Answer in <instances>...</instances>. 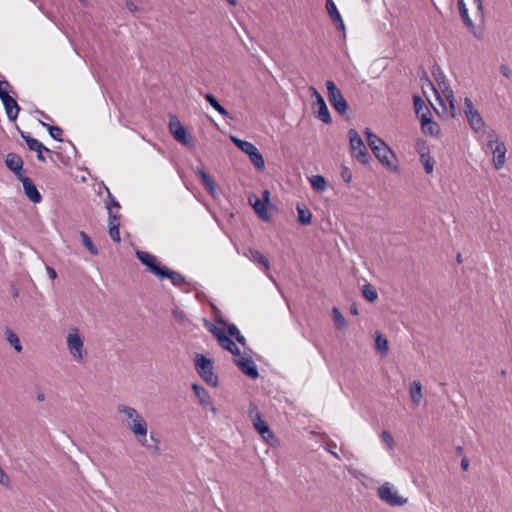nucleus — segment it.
<instances>
[{"label": "nucleus", "instance_id": "f257e3e1", "mask_svg": "<svg viewBox=\"0 0 512 512\" xmlns=\"http://www.w3.org/2000/svg\"><path fill=\"white\" fill-rule=\"evenodd\" d=\"M116 409L123 416V422L131 430L138 442L143 447L151 448L147 443L148 424L142 415L135 408L125 404H118Z\"/></svg>", "mask_w": 512, "mask_h": 512}, {"label": "nucleus", "instance_id": "f03ea898", "mask_svg": "<svg viewBox=\"0 0 512 512\" xmlns=\"http://www.w3.org/2000/svg\"><path fill=\"white\" fill-rule=\"evenodd\" d=\"M483 150L485 153H491L492 163L495 170H500L505 166L507 147L505 142L491 130L486 134L483 142Z\"/></svg>", "mask_w": 512, "mask_h": 512}, {"label": "nucleus", "instance_id": "7ed1b4c3", "mask_svg": "<svg viewBox=\"0 0 512 512\" xmlns=\"http://www.w3.org/2000/svg\"><path fill=\"white\" fill-rule=\"evenodd\" d=\"M368 144L375 157L389 170L397 172L399 166L392 162L395 158L389 146L371 130H366Z\"/></svg>", "mask_w": 512, "mask_h": 512}, {"label": "nucleus", "instance_id": "20e7f679", "mask_svg": "<svg viewBox=\"0 0 512 512\" xmlns=\"http://www.w3.org/2000/svg\"><path fill=\"white\" fill-rule=\"evenodd\" d=\"M66 343L72 358L82 363L87 356V350L84 347V339L76 328L70 329L66 336Z\"/></svg>", "mask_w": 512, "mask_h": 512}, {"label": "nucleus", "instance_id": "39448f33", "mask_svg": "<svg viewBox=\"0 0 512 512\" xmlns=\"http://www.w3.org/2000/svg\"><path fill=\"white\" fill-rule=\"evenodd\" d=\"M195 368L203 381L212 387H217L218 376L214 373V366L211 359L202 354L195 357Z\"/></svg>", "mask_w": 512, "mask_h": 512}, {"label": "nucleus", "instance_id": "423d86ee", "mask_svg": "<svg viewBox=\"0 0 512 512\" xmlns=\"http://www.w3.org/2000/svg\"><path fill=\"white\" fill-rule=\"evenodd\" d=\"M349 142L352 157L361 164H368L370 161L368 149L356 130H350Z\"/></svg>", "mask_w": 512, "mask_h": 512}, {"label": "nucleus", "instance_id": "0eeeda50", "mask_svg": "<svg viewBox=\"0 0 512 512\" xmlns=\"http://www.w3.org/2000/svg\"><path fill=\"white\" fill-rule=\"evenodd\" d=\"M377 494L383 502L392 507L403 506L407 503V498L400 496L397 489L389 482L382 484L378 488Z\"/></svg>", "mask_w": 512, "mask_h": 512}, {"label": "nucleus", "instance_id": "6e6552de", "mask_svg": "<svg viewBox=\"0 0 512 512\" xmlns=\"http://www.w3.org/2000/svg\"><path fill=\"white\" fill-rule=\"evenodd\" d=\"M209 331L217 339L218 344L220 345L221 348L229 351L234 356V358H236L237 356H240V354H241L240 349L238 348L236 343L232 340V337H229L226 334L225 330L212 325L209 328Z\"/></svg>", "mask_w": 512, "mask_h": 512}, {"label": "nucleus", "instance_id": "1a4fd4ad", "mask_svg": "<svg viewBox=\"0 0 512 512\" xmlns=\"http://www.w3.org/2000/svg\"><path fill=\"white\" fill-rule=\"evenodd\" d=\"M209 331L217 339L218 344L220 345L221 348L229 351L234 356V358H236L237 356H240V354H241L240 349L238 348L236 343L232 340V337H229L226 334L225 330L212 325L209 328Z\"/></svg>", "mask_w": 512, "mask_h": 512}, {"label": "nucleus", "instance_id": "9d476101", "mask_svg": "<svg viewBox=\"0 0 512 512\" xmlns=\"http://www.w3.org/2000/svg\"><path fill=\"white\" fill-rule=\"evenodd\" d=\"M209 331L217 339L218 344L220 345L221 348L229 351L234 356V358H236L237 356H240V354H241L240 349L238 348L236 343L232 340V337H229L226 334L225 330L212 325L209 328Z\"/></svg>", "mask_w": 512, "mask_h": 512}, {"label": "nucleus", "instance_id": "9b49d317", "mask_svg": "<svg viewBox=\"0 0 512 512\" xmlns=\"http://www.w3.org/2000/svg\"><path fill=\"white\" fill-rule=\"evenodd\" d=\"M326 88L332 107L340 114H344L348 109V104L340 90L336 87L334 82L330 80L326 82Z\"/></svg>", "mask_w": 512, "mask_h": 512}, {"label": "nucleus", "instance_id": "f8f14e48", "mask_svg": "<svg viewBox=\"0 0 512 512\" xmlns=\"http://www.w3.org/2000/svg\"><path fill=\"white\" fill-rule=\"evenodd\" d=\"M311 90L312 95L315 97V101L312 106L314 114L324 124H330L332 122V118L324 98L315 88L311 87Z\"/></svg>", "mask_w": 512, "mask_h": 512}, {"label": "nucleus", "instance_id": "ddd939ff", "mask_svg": "<svg viewBox=\"0 0 512 512\" xmlns=\"http://www.w3.org/2000/svg\"><path fill=\"white\" fill-rule=\"evenodd\" d=\"M463 111L471 128H482L484 126L482 116L474 107L472 100L468 97L464 99Z\"/></svg>", "mask_w": 512, "mask_h": 512}, {"label": "nucleus", "instance_id": "4468645a", "mask_svg": "<svg viewBox=\"0 0 512 512\" xmlns=\"http://www.w3.org/2000/svg\"><path fill=\"white\" fill-rule=\"evenodd\" d=\"M415 150L419 154L420 162L423 164L425 172L431 174L434 170L435 160L430 156L429 148L422 140H417Z\"/></svg>", "mask_w": 512, "mask_h": 512}, {"label": "nucleus", "instance_id": "2eb2a0df", "mask_svg": "<svg viewBox=\"0 0 512 512\" xmlns=\"http://www.w3.org/2000/svg\"><path fill=\"white\" fill-rule=\"evenodd\" d=\"M234 363L237 365L239 370L248 377L252 379H257L259 377L257 366L251 357H244L240 354V356L234 358Z\"/></svg>", "mask_w": 512, "mask_h": 512}, {"label": "nucleus", "instance_id": "dca6fc26", "mask_svg": "<svg viewBox=\"0 0 512 512\" xmlns=\"http://www.w3.org/2000/svg\"><path fill=\"white\" fill-rule=\"evenodd\" d=\"M5 164L18 180L24 177L23 160L18 154L12 152L8 153L5 157Z\"/></svg>", "mask_w": 512, "mask_h": 512}, {"label": "nucleus", "instance_id": "f3484780", "mask_svg": "<svg viewBox=\"0 0 512 512\" xmlns=\"http://www.w3.org/2000/svg\"><path fill=\"white\" fill-rule=\"evenodd\" d=\"M414 110L417 118H420L421 126L424 128L431 123L430 112L424 100L419 96H414Z\"/></svg>", "mask_w": 512, "mask_h": 512}, {"label": "nucleus", "instance_id": "a211bd4d", "mask_svg": "<svg viewBox=\"0 0 512 512\" xmlns=\"http://www.w3.org/2000/svg\"><path fill=\"white\" fill-rule=\"evenodd\" d=\"M192 389H193L196 397L198 398L200 404L205 409H209L214 415H216L217 409L213 405L212 399H211L209 393L207 392V390L198 384H193Z\"/></svg>", "mask_w": 512, "mask_h": 512}, {"label": "nucleus", "instance_id": "6ab92c4d", "mask_svg": "<svg viewBox=\"0 0 512 512\" xmlns=\"http://www.w3.org/2000/svg\"><path fill=\"white\" fill-rule=\"evenodd\" d=\"M23 185L24 193L27 196V198L37 204L40 203L42 200V196L40 192L38 191L37 187L33 183V181L29 177H22L19 179Z\"/></svg>", "mask_w": 512, "mask_h": 512}, {"label": "nucleus", "instance_id": "aec40b11", "mask_svg": "<svg viewBox=\"0 0 512 512\" xmlns=\"http://www.w3.org/2000/svg\"><path fill=\"white\" fill-rule=\"evenodd\" d=\"M136 256L141 261L142 264L148 267L149 271L152 274L158 276L157 270H162L163 266H160L157 263L156 257L154 255L145 251H137Z\"/></svg>", "mask_w": 512, "mask_h": 512}, {"label": "nucleus", "instance_id": "412c9836", "mask_svg": "<svg viewBox=\"0 0 512 512\" xmlns=\"http://www.w3.org/2000/svg\"><path fill=\"white\" fill-rule=\"evenodd\" d=\"M157 271H158L157 277L170 279L171 283L176 287H180L186 281L185 277L182 274H180L179 272L170 270L166 266H163L162 270H157Z\"/></svg>", "mask_w": 512, "mask_h": 512}, {"label": "nucleus", "instance_id": "4be33fe9", "mask_svg": "<svg viewBox=\"0 0 512 512\" xmlns=\"http://www.w3.org/2000/svg\"><path fill=\"white\" fill-rule=\"evenodd\" d=\"M253 425L257 432L265 439L269 441L274 438L272 431L270 430L267 423L261 418V415L257 412L255 417L253 418Z\"/></svg>", "mask_w": 512, "mask_h": 512}, {"label": "nucleus", "instance_id": "5701e85b", "mask_svg": "<svg viewBox=\"0 0 512 512\" xmlns=\"http://www.w3.org/2000/svg\"><path fill=\"white\" fill-rule=\"evenodd\" d=\"M326 8L329 16L333 20V22L336 24L338 30L345 33V24L344 21L335 5V3L332 0H327Z\"/></svg>", "mask_w": 512, "mask_h": 512}, {"label": "nucleus", "instance_id": "b1692460", "mask_svg": "<svg viewBox=\"0 0 512 512\" xmlns=\"http://www.w3.org/2000/svg\"><path fill=\"white\" fill-rule=\"evenodd\" d=\"M2 103L4 105L7 117L11 121H15L18 113H19V106L16 102V100L10 96L9 94L5 96V98L2 100Z\"/></svg>", "mask_w": 512, "mask_h": 512}, {"label": "nucleus", "instance_id": "393cba45", "mask_svg": "<svg viewBox=\"0 0 512 512\" xmlns=\"http://www.w3.org/2000/svg\"><path fill=\"white\" fill-rule=\"evenodd\" d=\"M170 132L173 134L175 140L182 143L187 148L192 149L195 147L194 139L189 130H170Z\"/></svg>", "mask_w": 512, "mask_h": 512}, {"label": "nucleus", "instance_id": "a878e982", "mask_svg": "<svg viewBox=\"0 0 512 512\" xmlns=\"http://www.w3.org/2000/svg\"><path fill=\"white\" fill-rule=\"evenodd\" d=\"M245 255H246V257L249 258L250 261H252V262H254L256 264L264 266L266 272H268V270L270 268L269 260L259 250L250 248Z\"/></svg>", "mask_w": 512, "mask_h": 512}, {"label": "nucleus", "instance_id": "bb28decb", "mask_svg": "<svg viewBox=\"0 0 512 512\" xmlns=\"http://www.w3.org/2000/svg\"><path fill=\"white\" fill-rule=\"evenodd\" d=\"M197 175L200 177L203 185L205 186L208 193L212 196H214L216 192V185L213 179L210 177V175L204 170L203 167H198L196 169Z\"/></svg>", "mask_w": 512, "mask_h": 512}, {"label": "nucleus", "instance_id": "cd10ccee", "mask_svg": "<svg viewBox=\"0 0 512 512\" xmlns=\"http://www.w3.org/2000/svg\"><path fill=\"white\" fill-rule=\"evenodd\" d=\"M410 397L415 405H419L423 399L422 385L417 380H414L410 385Z\"/></svg>", "mask_w": 512, "mask_h": 512}, {"label": "nucleus", "instance_id": "c85d7f7f", "mask_svg": "<svg viewBox=\"0 0 512 512\" xmlns=\"http://www.w3.org/2000/svg\"><path fill=\"white\" fill-rule=\"evenodd\" d=\"M249 202L252 204L255 212L258 214V216L264 220H269V213L266 209V206L263 202H261L256 196H254V201H252V197H249Z\"/></svg>", "mask_w": 512, "mask_h": 512}, {"label": "nucleus", "instance_id": "c756f323", "mask_svg": "<svg viewBox=\"0 0 512 512\" xmlns=\"http://www.w3.org/2000/svg\"><path fill=\"white\" fill-rule=\"evenodd\" d=\"M309 182L312 188L319 193L324 192L328 187L326 179L321 175H313L309 178Z\"/></svg>", "mask_w": 512, "mask_h": 512}, {"label": "nucleus", "instance_id": "7c9ffc66", "mask_svg": "<svg viewBox=\"0 0 512 512\" xmlns=\"http://www.w3.org/2000/svg\"><path fill=\"white\" fill-rule=\"evenodd\" d=\"M375 349L381 356H387L389 352L388 340L377 333L375 339Z\"/></svg>", "mask_w": 512, "mask_h": 512}, {"label": "nucleus", "instance_id": "2f4dec72", "mask_svg": "<svg viewBox=\"0 0 512 512\" xmlns=\"http://www.w3.org/2000/svg\"><path fill=\"white\" fill-rule=\"evenodd\" d=\"M5 336H6V340L9 342V344L11 346H13V348L15 349L16 352H21L22 351V345L20 343V340H19V337L18 335L13 332L11 329H6L5 330Z\"/></svg>", "mask_w": 512, "mask_h": 512}, {"label": "nucleus", "instance_id": "473e14b6", "mask_svg": "<svg viewBox=\"0 0 512 512\" xmlns=\"http://www.w3.org/2000/svg\"><path fill=\"white\" fill-rule=\"evenodd\" d=\"M19 131L21 133V137L25 140L28 148L31 151H36V150H39L40 148H43L44 145L40 141L31 137L29 134L24 133L23 130H19Z\"/></svg>", "mask_w": 512, "mask_h": 512}, {"label": "nucleus", "instance_id": "72a5a7b5", "mask_svg": "<svg viewBox=\"0 0 512 512\" xmlns=\"http://www.w3.org/2000/svg\"><path fill=\"white\" fill-rule=\"evenodd\" d=\"M298 221L303 225H308L312 220V213L309 209L297 205Z\"/></svg>", "mask_w": 512, "mask_h": 512}, {"label": "nucleus", "instance_id": "f704fd0d", "mask_svg": "<svg viewBox=\"0 0 512 512\" xmlns=\"http://www.w3.org/2000/svg\"><path fill=\"white\" fill-rule=\"evenodd\" d=\"M79 236L82 240V244L85 246V248L92 254V255H97L98 254V249L97 247L94 245V243L92 242L91 238L89 237V235L87 233H85L84 231H80L79 233Z\"/></svg>", "mask_w": 512, "mask_h": 512}, {"label": "nucleus", "instance_id": "c9c22d12", "mask_svg": "<svg viewBox=\"0 0 512 512\" xmlns=\"http://www.w3.org/2000/svg\"><path fill=\"white\" fill-rule=\"evenodd\" d=\"M332 317H333L335 326L338 329L343 330L344 328H346V326H347L346 319L344 318V316L341 314L340 310L337 307L332 308Z\"/></svg>", "mask_w": 512, "mask_h": 512}, {"label": "nucleus", "instance_id": "e433bc0d", "mask_svg": "<svg viewBox=\"0 0 512 512\" xmlns=\"http://www.w3.org/2000/svg\"><path fill=\"white\" fill-rule=\"evenodd\" d=\"M362 294L369 302H374L378 299V293L371 284L363 285Z\"/></svg>", "mask_w": 512, "mask_h": 512}, {"label": "nucleus", "instance_id": "4c0bfd02", "mask_svg": "<svg viewBox=\"0 0 512 512\" xmlns=\"http://www.w3.org/2000/svg\"><path fill=\"white\" fill-rule=\"evenodd\" d=\"M458 5L459 12L464 23L468 26V28H474V23L468 15V9L466 8L464 0H458Z\"/></svg>", "mask_w": 512, "mask_h": 512}, {"label": "nucleus", "instance_id": "58836bf2", "mask_svg": "<svg viewBox=\"0 0 512 512\" xmlns=\"http://www.w3.org/2000/svg\"><path fill=\"white\" fill-rule=\"evenodd\" d=\"M215 319H216L217 323L225 325V327H226L225 332L229 337H235L240 333L239 329L237 328V326L235 324L225 323L224 320L221 319L218 315L215 316Z\"/></svg>", "mask_w": 512, "mask_h": 512}, {"label": "nucleus", "instance_id": "ea45409f", "mask_svg": "<svg viewBox=\"0 0 512 512\" xmlns=\"http://www.w3.org/2000/svg\"><path fill=\"white\" fill-rule=\"evenodd\" d=\"M205 98L207 102L220 114L225 116L228 115L226 109L218 102V100L212 94H207Z\"/></svg>", "mask_w": 512, "mask_h": 512}, {"label": "nucleus", "instance_id": "a19ab883", "mask_svg": "<svg viewBox=\"0 0 512 512\" xmlns=\"http://www.w3.org/2000/svg\"><path fill=\"white\" fill-rule=\"evenodd\" d=\"M250 161L255 166V168L259 171H263L265 168V161L261 153L258 151L250 157Z\"/></svg>", "mask_w": 512, "mask_h": 512}, {"label": "nucleus", "instance_id": "79ce46f5", "mask_svg": "<svg viewBox=\"0 0 512 512\" xmlns=\"http://www.w3.org/2000/svg\"><path fill=\"white\" fill-rule=\"evenodd\" d=\"M231 140L237 145V147L243 151L244 153L248 152L249 149H251V146L253 143L245 140H241L237 137L232 136Z\"/></svg>", "mask_w": 512, "mask_h": 512}, {"label": "nucleus", "instance_id": "37998d69", "mask_svg": "<svg viewBox=\"0 0 512 512\" xmlns=\"http://www.w3.org/2000/svg\"><path fill=\"white\" fill-rule=\"evenodd\" d=\"M108 209V225L111 226L115 224L116 226H120V215L117 213H114L113 210H111L110 206H107Z\"/></svg>", "mask_w": 512, "mask_h": 512}, {"label": "nucleus", "instance_id": "c03bdc74", "mask_svg": "<svg viewBox=\"0 0 512 512\" xmlns=\"http://www.w3.org/2000/svg\"><path fill=\"white\" fill-rule=\"evenodd\" d=\"M37 113L40 114L43 118V119L38 120L43 128H59L58 126L52 124L53 121L48 115L44 114L43 112H37Z\"/></svg>", "mask_w": 512, "mask_h": 512}, {"label": "nucleus", "instance_id": "a18cd8bd", "mask_svg": "<svg viewBox=\"0 0 512 512\" xmlns=\"http://www.w3.org/2000/svg\"><path fill=\"white\" fill-rule=\"evenodd\" d=\"M109 235L114 242L119 243L121 241L119 226L115 224L109 226Z\"/></svg>", "mask_w": 512, "mask_h": 512}, {"label": "nucleus", "instance_id": "49530a36", "mask_svg": "<svg viewBox=\"0 0 512 512\" xmlns=\"http://www.w3.org/2000/svg\"><path fill=\"white\" fill-rule=\"evenodd\" d=\"M381 439L387 445L388 449L391 450L394 448V439L389 432L383 431L381 433Z\"/></svg>", "mask_w": 512, "mask_h": 512}, {"label": "nucleus", "instance_id": "de8ad7c7", "mask_svg": "<svg viewBox=\"0 0 512 512\" xmlns=\"http://www.w3.org/2000/svg\"><path fill=\"white\" fill-rule=\"evenodd\" d=\"M11 88L8 81H0V99L1 101L9 94V89Z\"/></svg>", "mask_w": 512, "mask_h": 512}, {"label": "nucleus", "instance_id": "09e8293b", "mask_svg": "<svg viewBox=\"0 0 512 512\" xmlns=\"http://www.w3.org/2000/svg\"><path fill=\"white\" fill-rule=\"evenodd\" d=\"M341 177L342 179L344 180L345 183H350L352 181V172L351 170L346 167V166H342L341 168Z\"/></svg>", "mask_w": 512, "mask_h": 512}, {"label": "nucleus", "instance_id": "8fccbe9b", "mask_svg": "<svg viewBox=\"0 0 512 512\" xmlns=\"http://www.w3.org/2000/svg\"><path fill=\"white\" fill-rule=\"evenodd\" d=\"M106 190H107V193H108V198H109V204H107V206H110L111 207V210L113 208H116V209H120V204L119 202L112 196L111 192L109 191V189L106 187Z\"/></svg>", "mask_w": 512, "mask_h": 512}, {"label": "nucleus", "instance_id": "3c124183", "mask_svg": "<svg viewBox=\"0 0 512 512\" xmlns=\"http://www.w3.org/2000/svg\"><path fill=\"white\" fill-rule=\"evenodd\" d=\"M499 69H500L501 74H502L505 78H507V79H510V78H511L512 71H511V69H510V67H509L508 65H506V64H502V65H500V68H499Z\"/></svg>", "mask_w": 512, "mask_h": 512}, {"label": "nucleus", "instance_id": "603ef678", "mask_svg": "<svg viewBox=\"0 0 512 512\" xmlns=\"http://www.w3.org/2000/svg\"><path fill=\"white\" fill-rule=\"evenodd\" d=\"M49 131V134L50 136L57 140V141H62L63 140V132L64 130H48Z\"/></svg>", "mask_w": 512, "mask_h": 512}, {"label": "nucleus", "instance_id": "864d4df0", "mask_svg": "<svg viewBox=\"0 0 512 512\" xmlns=\"http://www.w3.org/2000/svg\"><path fill=\"white\" fill-rule=\"evenodd\" d=\"M168 128H184L176 116H170Z\"/></svg>", "mask_w": 512, "mask_h": 512}, {"label": "nucleus", "instance_id": "5fc2aeb1", "mask_svg": "<svg viewBox=\"0 0 512 512\" xmlns=\"http://www.w3.org/2000/svg\"><path fill=\"white\" fill-rule=\"evenodd\" d=\"M425 85L436 95H438V92L435 88V86L433 85V83L429 80V79H425V83L422 85V88L424 90V93H426V90H425Z\"/></svg>", "mask_w": 512, "mask_h": 512}, {"label": "nucleus", "instance_id": "6e6d98bb", "mask_svg": "<svg viewBox=\"0 0 512 512\" xmlns=\"http://www.w3.org/2000/svg\"><path fill=\"white\" fill-rule=\"evenodd\" d=\"M433 74L438 81L445 79L444 73L438 66L433 68Z\"/></svg>", "mask_w": 512, "mask_h": 512}, {"label": "nucleus", "instance_id": "4d7b16f0", "mask_svg": "<svg viewBox=\"0 0 512 512\" xmlns=\"http://www.w3.org/2000/svg\"><path fill=\"white\" fill-rule=\"evenodd\" d=\"M472 34L478 39L481 40L483 38V30L477 29L475 26L474 28H469Z\"/></svg>", "mask_w": 512, "mask_h": 512}, {"label": "nucleus", "instance_id": "13d9d810", "mask_svg": "<svg viewBox=\"0 0 512 512\" xmlns=\"http://www.w3.org/2000/svg\"><path fill=\"white\" fill-rule=\"evenodd\" d=\"M43 151H48V149L43 146V148H40L39 150H36L35 152L37 153V159L40 161V162H45L46 159L43 155Z\"/></svg>", "mask_w": 512, "mask_h": 512}, {"label": "nucleus", "instance_id": "bf43d9fd", "mask_svg": "<svg viewBox=\"0 0 512 512\" xmlns=\"http://www.w3.org/2000/svg\"><path fill=\"white\" fill-rule=\"evenodd\" d=\"M172 314L180 322H183L185 320V316L182 311L175 309L172 311Z\"/></svg>", "mask_w": 512, "mask_h": 512}, {"label": "nucleus", "instance_id": "052dcab7", "mask_svg": "<svg viewBox=\"0 0 512 512\" xmlns=\"http://www.w3.org/2000/svg\"><path fill=\"white\" fill-rule=\"evenodd\" d=\"M9 483V479L3 469L0 467V484L7 485Z\"/></svg>", "mask_w": 512, "mask_h": 512}, {"label": "nucleus", "instance_id": "680f3d73", "mask_svg": "<svg viewBox=\"0 0 512 512\" xmlns=\"http://www.w3.org/2000/svg\"><path fill=\"white\" fill-rule=\"evenodd\" d=\"M234 338L241 346L245 347L247 345L246 338L241 333H239Z\"/></svg>", "mask_w": 512, "mask_h": 512}, {"label": "nucleus", "instance_id": "e2e57ef3", "mask_svg": "<svg viewBox=\"0 0 512 512\" xmlns=\"http://www.w3.org/2000/svg\"><path fill=\"white\" fill-rule=\"evenodd\" d=\"M474 3L477 5V11L480 14L481 19L483 20L484 14H483V5L481 0H474Z\"/></svg>", "mask_w": 512, "mask_h": 512}, {"label": "nucleus", "instance_id": "0e129e2a", "mask_svg": "<svg viewBox=\"0 0 512 512\" xmlns=\"http://www.w3.org/2000/svg\"><path fill=\"white\" fill-rule=\"evenodd\" d=\"M46 271L51 280H54L57 277V273L52 267L47 266Z\"/></svg>", "mask_w": 512, "mask_h": 512}, {"label": "nucleus", "instance_id": "69168bd1", "mask_svg": "<svg viewBox=\"0 0 512 512\" xmlns=\"http://www.w3.org/2000/svg\"><path fill=\"white\" fill-rule=\"evenodd\" d=\"M126 5H127V8H128L129 11H131L133 13L137 11V6L133 2L128 1L126 3Z\"/></svg>", "mask_w": 512, "mask_h": 512}, {"label": "nucleus", "instance_id": "338daca9", "mask_svg": "<svg viewBox=\"0 0 512 512\" xmlns=\"http://www.w3.org/2000/svg\"><path fill=\"white\" fill-rule=\"evenodd\" d=\"M461 467L464 471L468 470L469 468V460L467 458H463L461 460Z\"/></svg>", "mask_w": 512, "mask_h": 512}, {"label": "nucleus", "instance_id": "774afa93", "mask_svg": "<svg viewBox=\"0 0 512 512\" xmlns=\"http://www.w3.org/2000/svg\"><path fill=\"white\" fill-rule=\"evenodd\" d=\"M257 152H258V149L256 148V146L254 144H252L251 149H249L248 152H246V154L250 158L251 156H253V154H255Z\"/></svg>", "mask_w": 512, "mask_h": 512}]
</instances>
